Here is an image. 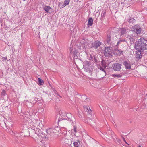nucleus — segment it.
I'll list each match as a JSON object with an SVG mask.
<instances>
[{
	"instance_id": "obj_1",
	"label": "nucleus",
	"mask_w": 147,
	"mask_h": 147,
	"mask_svg": "<svg viewBox=\"0 0 147 147\" xmlns=\"http://www.w3.org/2000/svg\"><path fill=\"white\" fill-rule=\"evenodd\" d=\"M135 48L138 50H143L147 49V41L143 39L140 38L135 42Z\"/></svg>"
},
{
	"instance_id": "obj_2",
	"label": "nucleus",
	"mask_w": 147,
	"mask_h": 147,
	"mask_svg": "<svg viewBox=\"0 0 147 147\" xmlns=\"http://www.w3.org/2000/svg\"><path fill=\"white\" fill-rule=\"evenodd\" d=\"M40 130L38 129H36L35 130V129H31L30 132L29 133V135L32 137L36 142H39V139L40 135Z\"/></svg>"
},
{
	"instance_id": "obj_3",
	"label": "nucleus",
	"mask_w": 147,
	"mask_h": 147,
	"mask_svg": "<svg viewBox=\"0 0 147 147\" xmlns=\"http://www.w3.org/2000/svg\"><path fill=\"white\" fill-rule=\"evenodd\" d=\"M81 44L82 47L84 49L88 48L89 47L90 45V41L88 38L85 37H83L82 40L81 41Z\"/></svg>"
},
{
	"instance_id": "obj_4",
	"label": "nucleus",
	"mask_w": 147,
	"mask_h": 147,
	"mask_svg": "<svg viewBox=\"0 0 147 147\" xmlns=\"http://www.w3.org/2000/svg\"><path fill=\"white\" fill-rule=\"evenodd\" d=\"M111 48V47L109 46L105 47V49L104 51V54L106 57H110L112 56Z\"/></svg>"
},
{
	"instance_id": "obj_5",
	"label": "nucleus",
	"mask_w": 147,
	"mask_h": 147,
	"mask_svg": "<svg viewBox=\"0 0 147 147\" xmlns=\"http://www.w3.org/2000/svg\"><path fill=\"white\" fill-rule=\"evenodd\" d=\"M92 66L91 65L89 62L86 61L84 62L83 68L86 72H90L91 70V69H92Z\"/></svg>"
},
{
	"instance_id": "obj_6",
	"label": "nucleus",
	"mask_w": 147,
	"mask_h": 147,
	"mask_svg": "<svg viewBox=\"0 0 147 147\" xmlns=\"http://www.w3.org/2000/svg\"><path fill=\"white\" fill-rule=\"evenodd\" d=\"M69 51H70V56H72L73 58L77 59L78 58L77 53H78V50L77 49L74 48L73 49L71 47L69 48Z\"/></svg>"
},
{
	"instance_id": "obj_7",
	"label": "nucleus",
	"mask_w": 147,
	"mask_h": 147,
	"mask_svg": "<svg viewBox=\"0 0 147 147\" xmlns=\"http://www.w3.org/2000/svg\"><path fill=\"white\" fill-rule=\"evenodd\" d=\"M102 44V42L100 41L96 40L93 42L91 44V48H93L94 49H97Z\"/></svg>"
},
{
	"instance_id": "obj_8",
	"label": "nucleus",
	"mask_w": 147,
	"mask_h": 147,
	"mask_svg": "<svg viewBox=\"0 0 147 147\" xmlns=\"http://www.w3.org/2000/svg\"><path fill=\"white\" fill-rule=\"evenodd\" d=\"M121 64L116 63L113 65L112 67L114 71H119L121 68Z\"/></svg>"
},
{
	"instance_id": "obj_9",
	"label": "nucleus",
	"mask_w": 147,
	"mask_h": 147,
	"mask_svg": "<svg viewBox=\"0 0 147 147\" xmlns=\"http://www.w3.org/2000/svg\"><path fill=\"white\" fill-rule=\"evenodd\" d=\"M114 35V33H112L107 34V38L106 40V43L107 44L109 45H110L112 43L111 38H112L113 37Z\"/></svg>"
},
{
	"instance_id": "obj_10",
	"label": "nucleus",
	"mask_w": 147,
	"mask_h": 147,
	"mask_svg": "<svg viewBox=\"0 0 147 147\" xmlns=\"http://www.w3.org/2000/svg\"><path fill=\"white\" fill-rule=\"evenodd\" d=\"M132 30L137 34H140L141 31V29L140 26L138 24L135 25L133 26Z\"/></svg>"
},
{
	"instance_id": "obj_11",
	"label": "nucleus",
	"mask_w": 147,
	"mask_h": 147,
	"mask_svg": "<svg viewBox=\"0 0 147 147\" xmlns=\"http://www.w3.org/2000/svg\"><path fill=\"white\" fill-rule=\"evenodd\" d=\"M46 131L47 135H50L56 133L57 131L55 128H49L46 130Z\"/></svg>"
},
{
	"instance_id": "obj_12",
	"label": "nucleus",
	"mask_w": 147,
	"mask_h": 147,
	"mask_svg": "<svg viewBox=\"0 0 147 147\" xmlns=\"http://www.w3.org/2000/svg\"><path fill=\"white\" fill-rule=\"evenodd\" d=\"M123 63L126 69H131V64L130 62L127 61H123Z\"/></svg>"
},
{
	"instance_id": "obj_13",
	"label": "nucleus",
	"mask_w": 147,
	"mask_h": 147,
	"mask_svg": "<svg viewBox=\"0 0 147 147\" xmlns=\"http://www.w3.org/2000/svg\"><path fill=\"white\" fill-rule=\"evenodd\" d=\"M26 136H28L26 135L24 132H21L18 134V137L19 140H22L24 137Z\"/></svg>"
},
{
	"instance_id": "obj_14",
	"label": "nucleus",
	"mask_w": 147,
	"mask_h": 147,
	"mask_svg": "<svg viewBox=\"0 0 147 147\" xmlns=\"http://www.w3.org/2000/svg\"><path fill=\"white\" fill-rule=\"evenodd\" d=\"M142 50H138V51L136 53V59L139 60L142 57L141 52H142Z\"/></svg>"
},
{
	"instance_id": "obj_15",
	"label": "nucleus",
	"mask_w": 147,
	"mask_h": 147,
	"mask_svg": "<svg viewBox=\"0 0 147 147\" xmlns=\"http://www.w3.org/2000/svg\"><path fill=\"white\" fill-rule=\"evenodd\" d=\"M46 138V136L45 134L43 133H42L40 134L39 139V142H41L43 140V139Z\"/></svg>"
},
{
	"instance_id": "obj_16",
	"label": "nucleus",
	"mask_w": 147,
	"mask_h": 147,
	"mask_svg": "<svg viewBox=\"0 0 147 147\" xmlns=\"http://www.w3.org/2000/svg\"><path fill=\"white\" fill-rule=\"evenodd\" d=\"M89 57V59L94 62L95 63L97 62V60L96 58V56L94 55L92 56V55H90Z\"/></svg>"
},
{
	"instance_id": "obj_17",
	"label": "nucleus",
	"mask_w": 147,
	"mask_h": 147,
	"mask_svg": "<svg viewBox=\"0 0 147 147\" xmlns=\"http://www.w3.org/2000/svg\"><path fill=\"white\" fill-rule=\"evenodd\" d=\"M44 10L47 13H51L49 12V10L52 9V8L49 6H45L43 8Z\"/></svg>"
},
{
	"instance_id": "obj_18",
	"label": "nucleus",
	"mask_w": 147,
	"mask_h": 147,
	"mask_svg": "<svg viewBox=\"0 0 147 147\" xmlns=\"http://www.w3.org/2000/svg\"><path fill=\"white\" fill-rule=\"evenodd\" d=\"M84 109L86 110L87 112H88L89 114H91L92 113L91 110L90 109L88 106L86 105H84Z\"/></svg>"
},
{
	"instance_id": "obj_19",
	"label": "nucleus",
	"mask_w": 147,
	"mask_h": 147,
	"mask_svg": "<svg viewBox=\"0 0 147 147\" xmlns=\"http://www.w3.org/2000/svg\"><path fill=\"white\" fill-rule=\"evenodd\" d=\"M70 0H65L64 3L62 5L61 7H64L65 6L69 4Z\"/></svg>"
},
{
	"instance_id": "obj_20",
	"label": "nucleus",
	"mask_w": 147,
	"mask_h": 147,
	"mask_svg": "<svg viewBox=\"0 0 147 147\" xmlns=\"http://www.w3.org/2000/svg\"><path fill=\"white\" fill-rule=\"evenodd\" d=\"M64 143L66 144H70L71 143V141L70 139H68L66 138H65L64 139Z\"/></svg>"
},
{
	"instance_id": "obj_21",
	"label": "nucleus",
	"mask_w": 147,
	"mask_h": 147,
	"mask_svg": "<svg viewBox=\"0 0 147 147\" xmlns=\"http://www.w3.org/2000/svg\"><path fill=\"white\" fill-rule=\"evenodd\" d=\"M127 21H128V22L129 24H133L136 21V20L134 19V18H130L129 20H128Z\"/></svg>"
},
{
	"instance_id": "obj_22",
	"label": "nucleus",
	"mask_w": 147,
	"mask_h": 147,
	"mask_svg": "<svg viewBox=\"0 0 147 147\" xmlns=\"http://www.w3.org/2000/svg\"><path fill=\"white\" fill-rule=\"evenodd\" d=\"M124 74H123L122 73H121L120 74H112V76L113 77H117L119 78H121V77L122 75Z\"/></svg>"
},
{
	"instance_id": "obj_23",
	"label": "nucleus",
	"mask_w": 147,
	"mask_h": 147,
	"mask_svg": "<svg viewBox=\"0 0 147 147\" xmlns=\"http://www.w3.org/2000/svg\"><path fill=\"white\" fill-rule=\"evenodd\" d=\"M93 20L92 18H89L88 19V25L89 26H92L93 24Z\"/></svg>"
},
{
	"instance_id": "obj_24",
	"label": "nucleus",
	"mask_w": 147,
	"mask_h": 147,
	"mask_svg": "<svg viewBox=\"0 0 147 147\" xmlns=\"http://www.w3.org/2000/svg\"><path fill=\"white\" fill-rule=\"evenodd\" d=\"M38 100V99L36 97L33 98L32 99V104H33L32 106L34 104H35L37 102Z\"/></svg>"
},
{
	"instance_id": "obj_25",
	"label": "nucleus",
	"mask_w": 147,
	"mask_h": 147,
	"mask_svg": "<svg viewBox=\"0 0 147 147\" xmlns=\"http://www.w3.org/2000/svg\"><path fill=\"white\" fill-rule=\"evenodd\" d=\"M126 29L125 28H122L121 29V34H123L126 33Z\"/></svg>"
},
{
	"instance_id": "obj_26",
	"label": "nucleus",
	"mask_w": 147,
	"mask_h": 147,
	"mask_svg": "<svg viewBox=\"0 0 147 147\" xmlns=\"http://www.w3.org/2000/svg\"><path fill=\"white\" fill-rule=\"evenodd\" d=\"M101 65H102V67L105 68H106L107 66L105 61H104L102 60L101 61Z\"/></svg>"
},
{
	"instance_id": "obj_27",
	"label": "nucleus",
	"mask_w": 147,
	"mask_h": 147,
	"mask_svg": "<svg viewBox=\"0 0 147 147\" xmlns=\"http://www.w3.org/2000/svg\"><path fill=\"white\" fill-rule=\"evenodd\" d=\"M6 92L4 89H3L1 93V95L2 97H4L6 94Z\"/></svg>"
},
{
	"instance_id": "obj_28",
	"label": "nucleus",
	"mask_w": 147,
	"mask_h": 147,
	"mask_svg": "<svg viewBox=\"0 0 147 147\" xmlns=\"http://www.w3.org/2000/svg\"><path fill=\"white\" fill-rule=\"evenodd\" d=\"M115 51L116 52L117 54L118 55L121 54L123 51H121V49H116Z\"/></svg>"
},
{
	"instance_id": "obj_29",
	"label": "nucleus",
	"mask_w": 147,
	"mask_h": 147,
	"mask_svg": "<svg viewBox=\"0 0 147 147\" xmlns=\"http://www.w3.org/2000/svg\"><path fill=\"white\" fill-rule=\"evenodd\" d=\"M38 82L40 85H43L44 83L43 81L40 78H38Z\"/></svg>"
},
{
	"instance_id": "obj_30",
	"label": "nucleus",
	"mask_w": 147,
	"mask_h": 147,
	"mask_svg": "<svg viewBox=\"0 0 147 147\" xmlns=\"http://www.w3.org/2000/svg\"><path fill=\"white\" fill-rule=\"evenodd\" d=\"M120 42H127L126 41L125 39H122L121 40H120L118 41V42H117V44L116 45L117 46H118L120 43Z\"/></svg>"
},
{
	"instance_id": "obj_31",
	"label": "nucleus",
	"mask_w": 147,
	"mask_h": 147,
	"mask_svg": "<svg viewBox=\"0 0 147 147\" xmlns=\"http://www.w3.org/2000/svg\"><path fill=\"white\" fill-rule=\"evenodd\" d=\"M63 2H59L58 3V6L59 7L60 9L63 8V7H61L62 5Z\"/></svg>"
},
{
	"instance_id": "obj_32",
	"label": "nucleus",
	"mask_w": 147,
	"mask_h": 147,
	"mask_svg": "<svg viewBox=\"0 0 147 147\" xmlns=\"http://www.w3.org/2000/svg\"><path fill=\"white\" fill-rule=\"evenodd\" d=\"M77 127L76 126L74 125V128L73 129V130L74 131L75 133H76L77 132Z\"/></svg>"
},
{
	"instance_id": "obj_33",
	"label": "nucleus",
	"mask_w": 147,
	"mask_h": 147,
	"mask_svg": "<svg viewBox=\"0 0 147 147\" xmlns=\"http://www.w3.org/2000/svg\"><path fill=\"white\" fill-rule=\"evenodd\" d=\"M74 145L75 147H78L79 145L78 143L77 142H75L74 143Z\"/></svg>"
},
{
	"instance_id": "obj_34",
	"label": "nucleus",
	"mask_w": 147,
	"mask_h": 147,
	"mask_svg": "<svg viewBox=\"0 0 147 147\" xmlns=\"http://www.w3.org/2000/svg\"><path fill=\"white\" fill-rule=\"evenodd\" d=\"M66 119H63L62 118L59 117V119L58 120V123H59L60 121H61L64 120H66Z\"/></svg>"
},
{
	"instance_id": "obj_35",
	"label": "nucleus",
	"mask_w": 147,
	"mask_h": 147,
	"mask_svg": "<svg viewBox=\"0 0 147 147\" xmlns=\"http://www.w3.org/2000/svg\"><path fill=\"white\" fill-rule=\"evenodd\" d=\"M42 147H50V146L49 144H44L43 145L42 144Z\"/></svg>"
},
{
	"instance_id": "obj_36",
	"label": "nucleus",
	"mask_w": 147,
	"mask_h": 147,
	"mask_svg": "<svg viewBox=\"0 0 147 147\" xmlns=\"http://www.w3.org/2000/svg\"><path fill=\"white\" fill-rule=\"evenodd\" d=\"M106 14V12H105L103 13L102 14V18H104Z\"/></svg>"
},
{
	"instance_id": "obj_37",
	"label": "nucleus",
	"mask_w": 147,
	"mask_h": 147,
	"mask_svg": "<svg viewBox=\"0 0 147 147\" xmlns=\"http://www.w3.org/2000/svg\"><path fill=\"white\" fill-rule=\"evenodd\" d=\"M117 142H118V143L119 144H121V140L120 139L118 138H116Z\"/></svg>"
},
{
	"instance_id": "obj_38",
	"label": "nucleus",
	"mask_w": 147,
	"mask_h": 147,
	"mask_svg": "<svg viewBox=\"0 0 147 147\" xmlns=\"http://www.w3.org/2000/svg\"><path fill=\"white\" fill-rule=\"evenodd\" d=\"M121 137L122 138V139H123V140L125 142V143L127 144L128 145V143H127L126 142V141L125 140V138H124V137L122 135H121Z\"/></svg>"
},
{
	"instance_id": "obj_39",
	"label": "nucleus",
	"mask_w": 147,
	"mask_h": 147,
	"mask_svg": "<svg viewBox=\"0 0 147 147\" xmlns=\"http://www.w3.org/2000/svg\"><path fill=\"white\" fill-rule=\"evenodd\" d=\"M100 70H101L102 71H103L105 73H106L105 71L104 70V69L102 67H100Z\"/></svg>"
},
{
	"instance_id": "obj_40",
	"label": "nucleus",
	"mask_w": 147,
	"mask_h": 147,
	"mask_svg": "<svg viewBox=\"0 0 147 147\" xmlns=\"http://www.w3.org/2000/svg\"><path fill=\"white\" fill-rule=\"evenodd\" d=\"M7 59V57H5V58H2V60L3 61H4V60H6Z\"/></svg>"
},
{
	"instance_id": "obj_41",
	"label": "nucleus",
	"mask_w": 147,
	"mask_h": 147,
	"mask_svg": "<svg viewBox=\"0 0 147 147\" xmlns=\"http://www.w3.org/2000/svg\"><path fill=\"white\" fill-rule=\"evenodd\" d=\"M84 121H85V122H87V120H86L85 119V120H84Z\"/></svg>"
},
{
	"instance_id": "obj_42",
	"label": "nucleus",
	"mask_w": 147,
	"mask_h": 147,
	"mask_svg": "<svg viewBox=\"0 0 147 147\" xmlns=\"http://www.w3.org/2000/svg\"><path fill=\"white\" fill-rule=\"evenodd\" d=\"M84 121H85V122H87V120H86L85 119V120H84Z\"/></svg>"
},
{
	"instance_id": "obj_43",
	"label": "nucleus",
	"mask_w": 147,
	"mask_h": 147,
	"mask_svg": "<svg viewBox=\"0 0 147 147\" xmlns=\"http://www.w3.org/2000/svg\"><path fill=\"white\" fill-rule=\"evenodd\" d=\"M146 10L147 11V7H146L145 8Z\"/></svg>"
},
{
	"instance_id": "obj_44",
	"label": "nucleus",
	"mask_w": 147,
	"mask_h": 147,
	"mask_svg": "<svg viewBox=\"0 0 147 147\" xmlns=\"http://www.w3.org/2000/svg\"><path fill=\"white\" fill-rule=\"evenodd\" d=\"M138 147H141V146H140V145L138 146Z\"/></svg>"
},
{
	"instance_id": "obj_45",
	"label": "nucleus",
	"mask_w": 147,
	"mask_h": 147,
	"mask_svg": "<svg viewBox=\"0 0 147 147\" xmlns=\"http://www.w3.org/2000/svg\"><path fill=\"white\" fill-rule=\"evenodd\" d=\"M120 42L121 43V42Z\"/></svg>"
}]
</instances>
